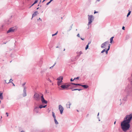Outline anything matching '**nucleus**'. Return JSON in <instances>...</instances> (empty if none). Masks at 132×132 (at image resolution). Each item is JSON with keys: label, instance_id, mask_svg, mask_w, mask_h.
Segmentation results:
<instances>
[{"label": "nucleus", "instance_id": "338daca9", "mask_svg": "<svg viewBox=\"0 0 132 132\" xmlns=\"http://www.w3.org/2000/svg\"><path fill=\"white\" fill-rule=\"evenodd\" d=\"M6 43H4V44H6Z\"/></svg>", "mask_w": 132, "mask_h": 132}, {"label": "nucleus", "instance_id": "f03ea898", "mask_svg": "<svg viewBox=\"0 0 132 132\" xmlns=\"http://www.w3.org/2000/svg\"><path fill=\"white\" fill-rule=\"evenodd\" d=\"M63 77L62 76H60L57 78V80H58L57 81V84L58 86H59L60 85L62 84V80Z\"/></svg>", "mask_w": 132, "mask_h": 132}, {"label": "nucleus", "instance_id": "a211bd4d", "mask_svg": "<svg viewBox=\"0 0 132 132\" xmlns=\"http://www.w3.org/2000/svg\"><path fill=\"white\" fill-rule=\"evenodd\" d=\"M72 85H76V86H77V85L79 86H82V85L80 84H75V83H72Z\"/></svg>", "mask_w": 132, "mask_h": 132}, {"label": "nucleus", "instance_id": "393cba45", "mask_svg": "<svg viewBox=\"0 0 132 132\" xmlns=\"http://www.w3.org/2000/svg\"><path fill=\"white\" fill-rule=\"evenodd\" d=\"M127 96H126L125 97H124V98L123 99V100L124 101H126L127 100Z\"/></svg>", "mask_w": 132, "mask_h": 132}, {"label": "nucleus", "instance_id": "c756f323", "mask_svg": "<svg viewBox=\"0 0 132 132\" xmlns=\"http://www.w3.org/2000/svg\"><path fill=\"white\" fill-rule=\"evenodd\" d=\"M106 48H105V49H104L101 52V53H103L104 52H105V50H106Z\"/></svg>", "mask_w": 132, "mask_h": 132}, {"label": "nucleus", "instance_id": "79ce46f5", "mask_svg": "<svg viewBox=\"0 0 132 132\" xmlns=\"http://www.w3.org/2000/svg\"><path fill=\"white\" fill-rule=\"evenodd\" d=\"M125 27L124 26H123V27H122V29L123 30H124L125 29Z\"/></svg>", "mask_w": 132, "mask_h": 132}, {"label": "nucleus", "instance_id": "bb28decb", "mask_svg": "<svg viewBox=\"0 0 132 132\" xmlns=\"http://www.w3.org/2000/svg\"><path fill=\"white\" fill-rule=\"evenodd\" d=\"M57 33H58V31H57L56 33H55V34H52V36H53L55 35H56L57 34Z\"/></svg>", "mask_w": 132, "mask_h": 132}, {"label": "nucleus", "instance_id": "a18cd8bd", "mask_svg": "<svg viewBox=\"0 0 132 132\" xmlns=\"http://www.w3.org/2000/svg\"><path fill=\"white\" fill-rule=\"evenodd\" d=\"M40 20L41 21H42V19H40V18H39V19H37V20Z\"/></svg>", "mask_w": 132, "mask_h": 132}, {"label": "nucleus", "instance_id": "6ab92c4d", "mask_svg": "<svg viewBox=\"0 0 132 132\" xmlns=\"http://www.w3.org/2000/svg\"><path fill=\"white\" fill-rule=\"evenodd\" d=\"M52 116H53V118H54V119H56V116H55V113H54V112H52Z\"/></svg>", "mask_w": 132, "mask_h": 132}, {"label": "nucleus", "instance_id": "bf43d9fd", "mask_svg": "<svg viewBox=\"0 0 132 132\" xmlns=\"http://www.w3.org/2000/svg\"><path fill=\"white\" fill-rule=\"evenodd\" d=\"M45 1V0H44L43 1V2H44V1Z\"/></svg>", "mask_w": 132, "mask_h": 132}, {"label": "nucleus", "instance_id": "1a4fd4ad", "mask_svg": "<svg viewBox=\"0 0 132 132\" xmlns=\"http://www.w3.org/2000/svg\"><path fill=\"white\" fill-rule=\"evenodd\" d=\"M109 42L108 41H106L102 44L101 46V47L102 48H104L105 47V46L106 44H108Z\"/></svg>", "mask_w": 132, "mask_h": 132}, {"label": "nucleus", "instance_id": "a878e982", "mask_svg": "<svg viewBox=\"0 0 132 132\" xmlns=\"http://www.w3.org/2000/svg\"><path fill=\"white\" fill-rule=\"evenodd\" d=\"M38 108H39V109H41L42 108H43V105H40Z\"/></svg>", "mask_w": 132, "mask_h": 132}, {"label": "nucleus", "instance_id": "052dcab7", "mask_svg": "<svg viewBox=\"0 0 132 132\" xmlns=\"http://www.w3.org/2000/svg\"><path fill=\"white\" fill-rule=\"evenodd\" d=\"M116 121H115L114 122V124H115V123H116Z\"/></svg>", "mask_w": 132, "mask_h": 132}, {"label": "nucleus", "instance_id": "f704fd0d", "mask_svg": "<svg viewBox=\"0 0 132 132\" xmlns=\"http://www.w3.org/2000/svg\"><path fill=\"white\" fill-rule=\"evenodd\" d=\"M55 64H56V63H55V64L52 66L51 67H50V68L51 69V68H53V67L55 65Z\"/></svg>", "mask_w": 132, "mask_h": 132}, {"label": "nucleus", "instance_id": "69168bd1", "mask_svg": "<svg viewBox=\"0 0 132 132\" xmlns=\"http://www.w3.org/2000/svg\"><path fill=\"white\" fill-rule=\"evenodd\" d=\"M71 29H71V28H70V29L69 31H70V30H71Z\"/></svg>", "mask_w": 132, "mask_h": 132}, {"label": "nucleus", "instance_id": "13d9d810", "mask_svg": "<svg viewBox=\"0 0 132 132\" xmlns=\"http://www.w3.org/2000/svg\"><path fill=\"white\" fill-rule=\"evenodd\" d=\"M99 113H98V114H97V116H98L99 115Z\"/></svg>", "mask_w": 132, "mask_h": 132}, {"label": "nucleus", "instance_id": "0eeeda50", "mask_svg": "<svg viewBox=\"0 0 132 132\" xmlns=\"http://www.w3.org/2000/svg\"><path fill=\"white\" fill-rule=\"evenodd\" d=\"M131 86H128V88L127 89V91L129 92L132 91V81L131 82Z\"/></svg>", "mask_w": 132, "mask_h": 132}, {"label": "nucleus", "instance_id": "c9c22d12", "mask_svg": "<svg viewBox=\"0 0 132 132\" xmlns=\"http://www.w3.org/2000/svg\"><path fill=\"white\" fill-rule=\"evenodd\" d=\"M38 2V1L37 0H36L34 2V4H35L36 3Z\"/></svg>", "mask_w": 132, "mask_h": 132}, {"label": "nucleus", "instance_id": "aec40b11", "mask_svg": "<svg viewBox=\"0 0 132 132\" xmlns=\"http://www.w3.org/2000/svg\"><path fill=\"white\" fill-rule=\"evenodd\" d=\"M81 86L84 87L85 88H87L88 87V85H82Z\"/></svg>", "mask_w": 132, "mask_h": 132}, {"label": "nucleus", "instance_id": "5701e85b", "mask_svg": "<svg viewBox=\"0 0 132 132\" xmlns=\"http://www.w3.org/2000/svg\"><path fill=\"white\" fill-rule=\"evenodd\" d=\"M77 87V86H73L72 87H71V88H69V89H71L72 90V89H73V88H76Z\"/></svg>", "mask_w": 132, "mask_h": 132}, {"label": "nucleus", "instance_id": "e2e57ef3", "mask_svg": "<svg viewBox=\"0 0 132 132\" xmlns=\"http://www.w3.org/2000/svg\"><path fill=\"white\" fill-rule=\"evenodd\" d=\"M2 116H1V119H2Z\"/></svg>", "mask_w": 132, "mask_h": 132}, {"label": "nucleus", "instance_id": "423d86ee", "mask_svg": "<svg viewBox=\"0 0 132 132\" xmlns=\"http://www.w3.org/2000/svg\"><path fill=\"white\" fill-rule=\"evenodd\" d=\"M59 109L60 111V113L61 114H62L64 110V108L61 105H60L59 106Z\"/></svg>", "mask_w": 132, "mask_h": 132}, {"label": "nucleus", "instance_id": "4468645a", "mask_svg": "<svg viewBox=\"0 0 132 132\" xmlns=\"http://www.w3.org/2000/svg\"><path fill=\"white\" fill-rule=\"evenodd\" d=\"M37 14H38V12L37 11H36L32 15V18H31V19H32L33 17L36 16L37 15Z\"/></svg>", "mask_w": 132, "mask_h": 132}, {"label": "nucleus", "instance_id": "20e7f679", "mask_svg": "<svg viewBox=\"0 0 132 132\" xmlns=\"http://www.w3.org/2000/svg\"><path fill=\"white\" fill-rule=\"evenodd\" d=\"M34 98L37 101H39L40 99L39 95L36 93L34 94Z\"/></svg>", "mask_w": 132, "mask_h": 132}, {"label": "nucleus", "instance_id": "9b49d317", "mask_svg": "<svg viewBox=\"0 0 132 132\" xmlns=\"http://www.w3.org/2000/svg\"><path fill=\"white\" fill-rule=\"evenodd\" d=\"M39 108L38 106L35 107L34 109V111L36 113H38L39 112Z\"/></svg>", "mask_w": 132, "mask_h": 132}, {"label": "nucleus", "instance_id": "603ef678", "mask_svg": "<svg viewBox=\"0 0 132 132\" xmlns=\"http://www.w3.org/2000/svg\"><path fill=\"white\" fill-rule=\"evenodd\" d=\"M20 132H25L23 130H22V131H21Z\"/></svg>", "mask_w": 132, "mask_h": 132}, {"label": "nucleus", "instance_id": "09e8293b", "mask_svg": "<svg viewBox=\"0 0 132 132\" xmlns=\"http://www.w3.org/2000/svg\"><path fill=\"white\" fill-rule=\"evenodd\" d=\"M5 82V83H7V84H8L7 83L8 82H7L6 81V80H4Z\"/></svg>", "mask_w": 132, "mask_h": 132}, {"label": "nucleus", "instance_id": "72a5a7b5", "mask_svg": "<svg viewBox=\"0 0 132 132\" xmlns=\"http://www.w3.org/2000/svg\"><path fill=\"white\" fill-rule=\"evenodd\" d=\"M77 56H76L75 57V59L74 60H73L72 61H75L77 59Z\"/></svg>", "mask_w": 132, "mask_h": 132}, {"label": "nucleus", "instance_id": "39448f33", "mask_svg": "<svg viewBox=\"0 0 132 132\" xmlns=\"http://www.w3.org/2000/svg\"><path fill=\"white\" fill-rule=\"evenodd\" d=\"M41 100L42 103L43 104L45 103V104H46L48 103L47 101L45 100L44 99L43 97V94L41 96Z\"/></svg>", "mask_w": 132, "mask_h": 132}, {"label": "nucleus", "instance_id": "6e6552de", "mask_svg": "<svg viewBox=\"0 0 132 132\" xmlns=\"http://www.w3.org/2000/svg\"><path fill=\"white\" fill-rule=\"evenodd\" d=\"M60 87L63 89H69V88H68L67 85H66V84H63L61 85L60 86Z\"/></svg>", "mask_w": 132, "mask_h": 132}, {"label": "nucleus", "instance_id": "680f3d73", "mask_svg": "<svg viewBox=\"0 0 132 132\" xmlns=\"http://www.w3.org/2000/svg\"><path fill=\"white\" fill-rule=\"evenodd\" d=\"M39 7H38V8L37 9V10H38V9H39Z\"/></svg>", "mask_w": 132, "mask_h": 132}, {"label": "nucleus", "instance_id": "dca6fc26", "mask_svg": "<svg viewBox=\"0 0 132 132\" xmlns=\"http://www.w3.org/2000/svg\"><path fill=\"white\" fill-rule=\"evenodd\" d=\"M66 83V84L67 85V87L68 88H69L68 87H69L70 86H71V85H72V83Z\"/></svg>", "mask_w": 132, "mask_h": 132}, {"label": "nucleus", "instance_id": "49530a36", "mask_svg": "<svg viewBox=\"0 0 132 132\" xmlns=\"http://www.w3.org/2000/svg\"><path fill=\"white\" fill-rule=\"evenodd\" d=\"M74 80H73H73H72V78H71V79H70V81H73Z\"/></svg>", "mask_w": 132, "mask_h": 132}, {"label": "nucleus", "instance_id": "9d476101", "mask_svg": "<svg viewBox=\"0 0 132 132\" xmlns=\"http://www.w3.org/2000/svg\"><path fill=\"white\" fill-rule=\"evenodd\" d=\"M15 29L13 28H10L9 30L7 31V33H8L10 32H14L15 30Z\"/></svg>", "mask_w": 132, "mask_h": 132}, {"label": "nucleus", "instance_id": "f3484780", "mask_svg": "<svg viewBox=\"0 0 132 132\" xmlns=\"http://www.w3.org/2000/svg\"><path fill=\"white\" fill-rule=\"evenodd\" d=\"M0 98L2 100L3 99V93L0 92Z\"/></svg>", "mask_w": 132, "mask_h": 132}, {"label": "nucleus", "instance_id": "4d7b16f0", "mask_svg": "<svg viewBox=\"0 0 132 132\" xmlns=\"http://www.w3.org/2000/svg\"><path fill=\"white\" fill-rule=\"evenodd\" d=\"M90 43H90H88V45H89V44Z\"/></svg>", "mask_w": 132, "mask_h": 132}, {"label": "nucleus", "instance_id": "ddd939ff", "mask_svg": "<svg viewBox=\"0 0 132 132\" xmlns=\"http://www.w3.org/2000/svg\"><path fill=\"white\" fill-rule=\"evenodd\" d=\"M67 104H66V106L67 108H70V105H71V103L70 102H68Z\"/></svg>", "mask_w": 132, "mask_h": 132}, {"label": "nucleus", "instance_id": "7c9ffc66", "mask_svg": "<svg viewBox=\"0 0 132 132\" xmlns=\"http://www.w3.org/2000/svg\"><path fill=\"white\" fill-rule=\"evenodd\" d=\"M130 13H131V11H129V12L127 14V17L128 16H129V15H130Z\"/></svg>", "mask_w": 132, "mask_h": 132}, {"label": "nucleus", "instance_id": "5fc2aeb1", "mask_svg": "<svg viewBox=\"0 0 132 132\" xmlns=\"http://www.w3.org/2000/svg\"><path fill=\"white\" fill-rule=\"evenodd\" d=\"M72 25H73V24H72L71 25V29H72Z\"/></svg>", "mask_w": 132, "mask_h": 132}, {"label": "nucleus", "instance_id": "e433bc0d", "mask_svg": "<svg viewBox=\"0 0 132 132\" xmlns=\"http://www.w3.org/2000/svg\"><path fill=\"white\" fill-rule=\"evenodd\" d=\"M25 84H26V83H25V82L24 83H23V84L22 85V86H23L24 87H25L24 86L25 85Z\"/></svg>", "mask_w": 132, "mask_h": 132}, {"label": "nucleus", "instance_id": "f8f14e48", "mask_svg": "<svg viewBox=\"0 0 132 132\" xmlns=\"http://www.w3.org/2000/svg\"><path fill=\"white\" fill-rule=\"evenodd\" d=\"M26 87H24V89L23 90V97H25L26 96L27 94L26 93Z\"/></svg>", "mask_w": 132, "mask_h": 132}, {"label": "nucleus", "instance_id": "774afa93", "mask_svg": "<svg viewBox=\"0 0 132 132\" xmlns=\"http://www.w3.org/2000/svg\"><path fill=\"white\" fill-rule=\"evenodd\" d=\"M42 132V131H39V132Z\"/></svg>", "mask_w": 132, "mask_h": 132}, {"label": "nucleus", "instance_id": "4be33fe9", "mask_svg": "<svg viewBox=\"0 0 132 132\" xmlns=\"http://www.w3.org/2000/svg\"><path fill=\"white\" fill-rule=\"evenodd\" d=\"M113 38H114V37H112L110 39V43H111L112 42V41L113 40Z\"/></svg>", "mask_w": 132, "mask_h": 132}, {"label": "nucleus", "instance_id": "0e129e2a", "mask_svg": "<svg viewBox=\"0 0 132 132\" xmlns=\"http://www.w3.org/2000/svg\"><path fill=\"white\" fill-rule=\"evenodd\" d=\"M58 47H58V46H57V47H56V48H58Z\"/></svg>", "mask_w": 132, "mask_h": 132}, {"label": "nucleus", "instance_id": "4c0bfd02", "mask_svg": "<svg viewBox=\"0 0 132 132\" xmlns=\"http://www.w3.org/2000/svg\"><path fill=\"white\" fill-rule=\"evenodd\" d=\"M98 13V12L96 11H95L94 12V14H95L96 13Z\"/></svg>", "mask_w": 132, "mask_h": 132}, {"label": "nucleus", "instance_id": "b1692460", "mask_svg": "<svg viewBox=\"0 0 132 132\" xmlns=\"http://www.w3.org/2000/svg\"><path fill=\"white\" fill-rule=\"evenodd\" d=\"M81 90V89H72V91H74V90H78L79 91H80Z\"/></svg>", "mask_w": 132, "mask_h": 132}, {"label": "nucleus", "instance_id": "2f4dec72", "mask_svg": "<svg viewBox=\"0 0 132 132\" xmlns=\"http://www.w3.org/2000/svg\"><path fill=\"white\" fill-rule=\"evenodd\" d=\"M79 79V77H77V78H75L73 79V80H75V79Z\"/></svg>", "mask_w": 132, "mask_h": 132}, {"label": "nucleus", "instance_id": "8fccbe9b", "mask_svg": "<svg viewBox=\"0 0 132 132\" xmlns=\"http://www.w3.org/2000/svg\"><path fill=\"white\" fill-rule=\"evenodd\" d=\"M81 40H84V38H81Z\"/></svg>", "mask_w": 132, "mask_h": 132}, {"label": "nucleus", "instance_id": "c03bdc74", "mask_svg": "<svg viewBox=\"0 0 132 132\" xmlns=\"http://www.w3.org/2000/svg\"><path fill=\"white\" fill-rule=\"evenodd\" d=\"M47 106V105H45L44 106H43V108H45L46 106Z\"/></svg>", "mask_w": 132, "mask_h": 132}, {"label": "nucleus", "instance_id": "3c124183", "mask_svg": "<svg viewBox=\"0 0 132 132\" xmlns=\"http://www.w3.org/2000/svg\"><path fill=\"white\" fill-rule=\"evenodd\" d=\"M34 3H33L32 5L30 7V8L31 6H33L34 5Z\"/></svg>", "mask_w": 132, "mask_h": 132}, {"label": "nucleus", "instance_id": "2eb2a0df", "mask_svg": "<svg viewBox=\"0 0 132 132\" xmlns=\"http://www.w3.org/2000/svg\"><path fill=\"white\" fill-rule=\"evenodd\" d=\"M77 56L79 57L81 54H82V53L81 51H80L79 52H77Z\"/></svg>", "mask_w": 132, "mask_h": 132}, {"label": "nucleus", "instance_id": "a19ab883", "mask_svg": "<svg viewBox=\"0 0 132 132\" xmlns=\"http://www.w3.org/2000/svg\"><path fill=\"white\" fill-rule=\"evenodd\" d=\"M51 3V2H50V1L49 2H48V3H47L46 4V5H49V4Z\"/></svg>", "mask_w": 132, "mask_h": 132}, {"label": "nucleus", "instance_id": "6e6d98bb", "mask_svg": "<svg viewBox=\"0 0 132 132\" xmlns=\"http://www.w3.org/2000/svg\"><path fill=\"white\" fill-rule=\"evenodd\" d=\"M100 1V0H97V1L98 2L99 1Z\"/></svg>", "mask_w": 132, "mask_h": 132}, {"label": "nucleus", "instance_id": "f257e3e1", "mask_svg": "<svg viewBox=\"0 0 132 132\" xmlns=\"http://www.w3.org/2000/svg\"><path fill=\"white\" fill-rule=\"evenodd\" d=\"M132 118V114L126 115L124 120L121 122V127L122 130L126 132L129 130L130 127V123Z\"/></svg>", "mask_w": 132, "mask_h": 132}, {"label": "nucleus", "instance_id": "de8ad7c7", "mask_svg": "<svg viewBox=\"0 0 132 132\" xmlns=\"http://www.w3.org/2000/svg\"><path fill=\"white\" fill-rule=\"evenodd\" d=\"M6 115H7V117H8V113H7V112H6Z\"/></svg>", "mask_w": 132, "mask_h": 132}, {"label": "nucleus", "instance_id": "c85d7f7f", "mask_svg": "<svg viewBox=\"0 0 132 132\" xmlns=\"http://www.w3.org/2000/svg\"><path fill=\"white\" fill-rule=\"evenodd\" d=\"M110 45L109 44L108 47V48L107 49V50H106V51H108L109 50L110 48Z\"/></svg>", "mask_w": 132, "mask_h": 132}, {"label": "nucleus", "instance_id": "cd10ccee", "mask_svg": "<svg viewBox=\"0 0 132 132\" xmlns=\"http://www.w3.org/2000/svg\"><path fill=\"white\" fill-rule=\"evenodd\" d=\"M13 81V80L12 79H11L9 81V82H8L7 83H9L10 82H12V81Z\"/></svg>", "mask_w": 132, "mask_h": 132}, {"label": "nucleus", "instance_id": "7ed1b4c3", "mask_svg": "<svg viewBox=\"0 0 132 132\" xmlns=\"http://www.w3.org/2000/svg\"><path fill=\"white\" fill-rule=\"evenodd\" d=\"M88 25H89L94 20V18L93 17V16L92 15H88Z\"/></svg>", "mask_w": 132, "mask_h": 132}, {"label": "nucleus", "instance_id": "864d4df0", "mask_svg": "<svg viewBox=\"0 0 132 132\" xmlns=\"http://www.w3.org/2000/svg\"><path fill=\"white\" fill-rule=\"evenodd\" d=\"M12 84H13V86H15V85H14V84H13V82H12Z\"/></svg>", "mask_w": 132, "mask_h": 132}, {"label": "nucleus", "instance_id": "37998d69", "mask_svg": "<svg viewBox=\"0 0 132 132\" xmlns=\"http://www.w3.org/2000/svg\"><path fill=\"white\" fill-rule=\"evenodd\" d=\"M105 52L106 54H107L108 53V51H106V50H105Z\"/></svg>", "mask_w": 132, "mask_h": 132}, {"label": "nucleus", "instance_id": "412c9836", "mask_svg": "<svg viewBox=\"0 0 132 132\" xmlns=\"http://www.w3.org/2000/svg\"><path fill=\"white\" fill-rule=\"evenodd\" d=\"M55 123L56 125H57L59 124L58 122L57 121L56 119H54Z\"/></svg>", "mask_w": 132, "mask_h": 132}, {"label": "nucleus", "instance_id": "58836bf2", "mask_svg": "<svg viewBox=\"0 0 132 132\" xmlns=\"http://www.w3.org/2000/svg\"><path fill=\"white\" fill-rule=\"evenodd\" d=\"M2 108H4V105H2Z\"/></svg>", "mask_w": 132, "mask_h": 132}, {"label": "nucleus", "instance_id": "473e14b6", "mask_svg": "<svg viewBox=\"0 0 132 132\" xmlns=\"http://www.w3.org/2000/svg\"><path fill=\"white\" fill-rule=\"evenodd\" d=\"M88 45H86V47H85V50H87V49L88 48Z\"/></svg>", "mask_w": 132, "mask_h": 132}, {"label": "nucleus", "instance_id": "ea45409f", "mask_svg": "<svg viewBox=\"0 0 132 132\" xmlns=\"http://www.w3.org/2000/svg\"><path fill=\"white\" fill-rule=\"evenodd\" d=\"M77 37H80V35H79V34H78L77 35Z\"/></svg>", "mask_w": 132, "mask_h": 132}]
</instances>
